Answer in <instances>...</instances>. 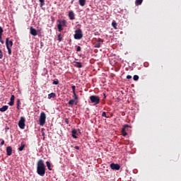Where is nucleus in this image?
I'll use <instances>...</instances> for the list:
<instances>
[{"label": "nucleus", "mask_w": 181, "mask_h": 181, "mask_svg": "<svg viewBox=\"0 0 181 181\" xmlns=\"http://www.w3.org/2000/svg\"><path fill=\"white\" fill-rule=\"evenodd\" d=\"M37 173L38 175L43 177L46 173V166L44 163V160L40 159L37 163Z\"/></svg>", "instance_id": "1"}, {"label": "nucleus", "mask_w": 181, "mask_h": 181, "mask_svg": "<svg viewBox=\"0 0 181 181\" xmlns=\"http://www.w3.org/2000/svg\"><path fill=\"white\" fill-rule=\"evenodd\" d=\"M90 103L94 105L100 104V98L98 95H90Z\"/></svg>", "instance_id": "2"}, {"label": "nucleus", "mask_w": 181, "mask_h": 181, "mask_svg": "<svg viewBox=\"0 0 181 181\" xmlns=\"http://www.w3.org/2000/svg\"><path fill=\"white\" fill-rule=\"evenodd\" d=\"M74 39L81 40L83 38V31L81 29L76 30L75 31V35H74Z\"/></svg>", "instance_id": "3"}, {"label": "nucleus", "mask_w": 181, "mask_h": 181, "mask_svg": "<svg viewBox=\"0 0 181 181\" xmlns=\"http://www.w3.org/2000/svg\"><path fill=\"white\" fill-rule=\"evenodd\" d=\"M46 122V114L44 112H42L40 113V125L43 126L45 124Z\"/></svg>", "instance_id": "4"}, {"label": "nucleus", "mask_w": 181, "mask_h": 181, "mask_svg": "<svg viewBox=\"0 0 181 181\" xmlns=\"http://www.w3.org/2000/svg\"><path fill=\"white\" fill-rule=\"evenodd\" d=\"M58 25H57V28H58V31L61 32L64 30L63 27L66 26V20H62V21H61V20H58Z\"/></svg>", "instance_id": "5"}, {"label": "nucleus", "mask_w": 181, "mask_h": 181, "mask_svg": "<svg viewBox=\"0 0 181 181\" xmlns=\"http://www.w3.org/2000/svg\"><path fill=\"white\" fill-rule=\"evenodd\" d=\"M18 127L21 129H25V118L24 117H21L20 120L18 121Z\"/></svg>", "instance_id": "6"}, {"label": "nucleus", "mask_w": 181, "mask_h": 181, "mask_svg": "<svg viewBox=\"0 0 181 181\" xmlns=\"http://www.w3.org/2000/svg\"><path fill=\"white\" fill-rule=\"evenodd\" d=\"M129 129L130 128V127L128 125V124H125V125H124L123 126V127H122V135H123V136H127V129Z\"/></svg>", "instance_id": "7"}, {"label": "nucleus", "mask_w": 181, "mask_h": 181, "mask_svg": "<svg viewBox=\"0 0 181 181\" xmlns=\"http://www.w3.org/2000/svg\"><path fill=\"white\" fill-rule=\"evenodd\" d=\"M110 168L112 169V170H119L121 166L119 164H115L112 163L110 165Z\"/></svg>", "instance_id": "8"}, {"label": "nucleus", "mask_w": 181, "mask_h": 181, "mask_svg": "<svg viewBox=\"0 0 181 181\" xmlns=\"http://www.w3.org/2000/svg\"><path fill=\"white\" fill-rule=\"evenodd\" d=\"M13 42L12 40H9V38H6V48H8V47H13Z\"/></svg>", "instance_id": "9"}, {"label": "nucleus", "mask_w": 181, "mask_h": 181, "mask_svg": "<svg viewBox=\"0 0 181 181\" xmlns=\"http://www.w3.org/2000/svg\"><path fill=\"white\" fill-rule=\"evenodd\" d=\"M30 34L33 35V36H36L37 35L36 28H34L33 27L30 28Z\"/></svg>", "instance_id": "10"}, {"label": "nucleus", "mask_w": 181, "mask_h": 181, "mask_svg": "<svg viewBox=\"0 0 181 181\" xmlns=\"http://www.w3.org/2000/svg\"><path fill=\"white\" fill-rule=\"evenodd\" d=\"M6 151L7 156H11L12 151H13L12 147L11 146H8L6 149Z\"/></svg>", "instance_id": "11"}, {"label": "nucleus", "mask_w": 181, "mask_h": 181, "mask_svg": "<svg viewBox=\"0 0 181 181\" xmlns=\"http://www.w3.org/2000/svg\"><path fill=\"white\" fill-rule=\"evenodd\" d=\"M11 101L8 103L9 106H13L14 105V100H15V95H12L11 96Z\"/></svg>", "instance_id": "12"}, {"label": "nucleus", "mask_w": 181, "mask_h": 181, "mask_svg": "<svg viewBox=\"0 0 181 181\" xmlns=\"http://www.w3.org/2000/svg\"><path fill=\"white\" fill-rule=\"evenodd\" d=\"M74 64H75L74 66L76 68H79V69L83 68L82 63H81V62L74 61Z\"/></svg>", "instance_id": "13"}, {"label": "nucleus", "mask_w": 181, "mask_h": 181, "mask_svg": "<svg viewBox=\"0 0 181 181\" xmlns=\"http://www.w3.org/2000/svg\"><path fill=\"white\" fill-rule=\"evenodd\" d=\"M69 19H70L71 21L74 20V18H75V15H74V11H69Z\"/></svg>", "instance_id": "14"}, {"label": "nucleus", "mask_w": 181, "mask_h": 181, "mask_svg": "<svg viewBox=\"0 0 181 181\" xmlns=\"http://www.w3.org/2000/svg\"><path fill=\"white\" fill-rule=\"evenodd\" d=\"M77 104H78V101H76V100L74 99L70 100L69 101V105L70 106H74V105H77Z\"/></svg>", "instance_id": "15"}, {"label": "nucleus", "mask_w": 181, "mask_h": 181, "mask_svg": "<svg viewBox=\"0 0 181 181\" xmlns=\"http://www.w3.org/2000/svg\"><path fill=\"white\" fill-rule=\"evenodd\" d=\"M8 105H4L1 108H0V112H4L6 110H8Z\"/></svg>", "instance_id": "16"}, {"label": "nucleus", "mask_w": 181, "mask_h": 181, "mask_svg": "<svg viewBox=\"0 0 181 181\" xmlns=\"http://www.w3.org/2000/svg\"><path fill=\"white\" fill-rule=\"evenodd\" d=\"M56 93H51L48 95V99L55 98H56Z\"/></svg>", "instance_id": "17"}, {"label": "nucleus", "mask_w": 181, "mask_h": 181, "mask_svg": "<svg viewBox=\"0 0 181 181\" xmlns=\"http://www.w3.org/2000/svg\"><path fill=\"white\" fill-rule=\"evenodd\" d=\"M79 4L81 7H84L86 5V0H79Z\"/></svg>", "instance_id": "18"}, {"label": "nucleus", "mask_w": 181, "mask_h": 181, "mask_svg": "<svg viewBox=\"0 0 181 181\" xmlns=\"http://www.w3.org/2000/svg\"><path fill=\"white\" fill-rule=\"evenodd\" d=\"M77 134V131L76 129H73L72 131V137L74 139H77V136L76 135Z\"/></svg>", "instance_id": "19"}, {"label": "nucleus", "mask_w": 181, "mask_h": 181, "mask_svg": "<svg viewBox=\"0 0 181 181\" xmlns=\"http://www.w3.org/2000/svg\"><path fill=\"white\" fill-rule=\"evenodd\" d=\"M25 145L23 143H22V144H21V146L18 148V151H23L24 148H25Z\"/></svg>", "instance_id": "20"}, {"label": "nucleus", "mask_w": 181, "mask_h": 181, "mask_svg": "<svg viewBox=\"0 0 181 181\" xmlns=\"http://www.w3.org/2000/svg\"><path fill=\"white\" fill-rule=\"evenodd\" d=\"M47 166L48 168V170L51 171L52 169L51 168V163L49 161H46Z\"/></svg>", "instance_id": "21"}, {"label": "nucleus", "mask_w": 181, "mask_h": 181, "mask_svg": "<svg viewBox=\"0 0 181 181\" xmlns=\"http://www.w3.org/2000/svg\"><path fill=\"white\" fill-rule=\"evenodd\" d=\"M143 1H144V0H136L135 4H136V6H139V5H141V4L143 3Z\"/></svg>", "instance_id": "22"}, {"label": "nucleus", "mask_w": 181, "mask_h": 181, "mask_svg": "<svg viewBox=\"0 0 181 181\" xmlns=\"http://www.w3.org/2000/svg\"><path fill=\"white\" fill-rule=\"evenodd\" d=\"M40 3V8H42L43 6H45V0H39Z\"/></svg>", "instance_id": "23"}, {"label": "nucleus", "mask_w": 181, "mask_h": 181, "mask_svg": "<svg viewBox=\"0 0 181 181\" xmlns=\"http://www.w3.org/2000/svg\"><path fill=\"white\" fill-rule=\"evenodd\" d=\"M133 78H134V81H137L139 80V76H138V75H134V77H133Z\"/></svg>", "instance_id": "24"}, {"label": "nucleus", "mask_w": 181, "mask_h": 181, "mask_svg": "<svg viewBox=\"0 0 181 181\" xmlns=\"http://www.w3.org/2000/svg\"><path fill=\"white\" fill-rule=\"evenodd\" d=\"M16 103H17V109L19 110L20 109V105L21 104V102L19 99H18Z\"/></svg>", "instance_id": "25"}, {"label": "nucleus", "mask_w": 181, "mask_h": 181, "mask_svg": "<svg viewBox=\"0 0 181 181\" xmlns=\"http://www.w3.org/2000/svg\"><path fill=\"white\" fill-rule=\"evenodd\" d=\"M59 80L58 79H56V80H53V82H52V84L53 85H59Z\"/></svg>", "instance_id": "26"}, {"label": "nucleus", "mask_w": 181, "mask_h": 181, "mask_svg": "<svg viewBox=\"0 0 181 181\" xmlns=\"http://www.w3.org/2000/svg\"><path fill=\"white\" fill-rule=\"evenodd\" d=\"M112 27H113L115 29H117V23H116L115 21L112 22Z\"/></svg>", "instance_id": "27"}, {"label": "nucleus", "mask_w": 181, "mask_h": 181, "mask_svg": "<svg viewBox=\"0 0 181 181\" xmlns=\"http://www.w3.org/2000/svg\"><path fill=\"white\" fill-rule=\"evenodd\" d=\"M73 96H74L75 100H78V96L76 95V92H75V93H73Z\"/></svg>", "instance_id": "28"}, {"label": "nucleus", "mask_w": 181, "mask_h": 181, "mask_svg": "<svg viewBox=\"0 0 181 181\" xmlns=\"http://www.w3.org/2000/svg\"><path fill=\"white\" fill-rule=\"evenodd\" d=\"M94 47L95 48H100L101 47V44L99 42H97L96 44H95Z\"/></svg>", "instance_id": "29"}, {"label": "nucleus", "mask_w": 181, "mask_h": 181, "mask_svg": "<svg viewBox=\"0 0 181 181\" xmlns=\"http://www.w3.org/2000/svg\"><path fill=\"white\" fill-rule=\"evenodd\" d=\"M62 40V34L58 35V41L60 42Z\"/></svg>", "instance_id": "30"}, {"label": "nucleus", "mask_w": 181, "mask_h": 181, "mask_svg": "<svg viewBox=\"0 0 181 181\" xmlns=\"http://www.w3.org/2000/svg\"><path fill=\"white\" fill-rule=\"evenodd\" d=\"M96 41H97L98 43H103V42H104V40L100 39V38L97 39Z\"/></svg>", "instance_id": "31"}, {"label": "nucleus", "mask_w": 181, "mask_h": 181, "mask_svg": "<svg viewBox=\"0 0 181 181\" xmlns=\"http://www.w3.org/2000/svg\"><path fill=\"white\" fill-rule=\"evenodd\" d=\"M4 57V52L1 49H0V59H2Z\"/></svg>", "instance_id": "32"}, {"label": "nucleus", "mask_w": 181, "mask_h": 181, "mask_svg": "<svg viewBox=\"0 0 181 181\" xmlns=\"http://www.w3.org/2000/svg\"><path fill=\"white\" fill-rule=\"evenodd\" d=\"M102 117H106V118H109V117H110L109 116H107V114H106L105 112H103L102 113Z\"/></svg>", "instance_id": "33"}, {"label": "nucleus", "mask_w": 181, "mask_h": 181, "mask_svg": "<svg viewBox=\"0 0 181 181\" xmlns=\"http://www.w3.org/2000/svg\"><path fill=\"white\" fill-rule=\"evenodd\" d=\"M4 33V28L0 26V35H2Z\"/></svg>", "instance_id": "34"}, {"label": "nucleus", "mask_w": 181, "mask_h": 181, "mask_svg": "<svg viewBox=\"0 0 181 181\" xmlns=\"http://www.w3.org/2000/svg\"><path fill=\"white\" fill-rule=\"evenodd\" d=\"M71 88H72V90H73V93H76V86L73 85Z\"/></svg>", "instance_id": "35"}, {"label": "nucleus", "mask_w": 181, "mask_h": 181, "mask_svg": "<svg viewBox=\"0 0 181 181\" xmlns=\"http://www.w3.org/2000/svg\"><path fill=\"white\" fill-rule=\"evenodd\" d=\"M81 46H77L76 47V52H81Z\"/></svg>", "instance_id": "36"}, {"label": "nucleus", "mask_w": 181, "mask_h": 181, "mask_svg": "<svg viewBox=\"0 0 181 181\" xmlns=\"http://www.w3.org/2000/svg\"><path fill=\"white\" fill-rule=\"evenodd\" d=\"M1 144H0V146H3L4 145L5 141H4V140L2 139H1Z\"/></svg>", "instance_id": "37"}, {"label": "nucleus", "mask_w": 181, "mask_h": 181, "mask_svg": "<svg viewBox=\"0 0 181 181\" xmlns=\"http://www.w3.org/2000/svg\"><path fill=\"white\" fill-rule=\"evenodd\" d=\"M7 49H8V54L11 55L12 53L11 47H7Z\"/></svg>", "instance_id": "38"}, {"label": "nucleus", "mask_w": 181, "mask_h": 181, "mask_svg": "<svg viewBox=\"0 0 181 181\" xmlns=\"http://www.w3.org/2000/svg\"><path fill=\"white\" fill-rule=\"evenodd\" d=\"M0 42L4 44V40H2V35H0Z\"/></svg>", "instance_id": "39"}, {"label": "nucleus", "mask_w": 181, "mask_h": 181, "mask_svg": "<svg viewBox=\"0 0 181 181\" xmlns=\"http://www.w3.org/2000/svg\"><path fill=\"white\" fill-rule=\"evenodd\" d=\"M127 78L128 80H129V79L132 78V76H131V75H127Z\"/></svg>", "instance_id": "40"}, {"label": "nucleus", "mask_w": 181, "mask_h": 181, "mask_svg": "<svg viewBox=\"0 0 181 181\" xmlns=\"http://www.w3.org/2000/svg\"><path fill=\"white\" fill-rule=\"evenodd\" d=\"M65 122H66V124H69V119L66 118L65 119Z\"/></svg>", "instance_id": "41"}, {"label": "nucleus", "mask_w": 181, "mask_h": 181, "mask_svg": "<svg viewBox=\"0 0 181 181\" xmlns=\"http://www.w3.org/2000/svg\"><path fill=\"white\" fill-rule=\"evenodd\" d=\"M103 95H104L103 99H106V98H107V96H106V95H105V93H103Z\"/></svg>", "instance_id": "42"}, {"label": "nucleus", "mask_w": 181, "mask_h": 181, "mask_svg": "<svg viewBox=\"0 0 181 181\" xmlns=\"http://www.w3.org/2000/svg\"><path fill=\"white\" fill-rule=\"evenodd\" d=\"M75 149H76V150H79V149H80V148H79V146H75Z\"/></svg>", "instance_id": "43"}, {"label": "nucleus", "mask_w": 181, "mask_h": 181, "mask_svg": "<svg viewBox=\"0 0 181 181\" xmlns=\"http://www.w3.org/2000/svg\"><path fill=\"white\" fill-rule=\"evenodd\" d=\"M45 134L44 132H42V136H45Z\"/></svg>", "instance_id": "44"}]
</instances>
